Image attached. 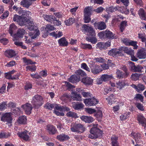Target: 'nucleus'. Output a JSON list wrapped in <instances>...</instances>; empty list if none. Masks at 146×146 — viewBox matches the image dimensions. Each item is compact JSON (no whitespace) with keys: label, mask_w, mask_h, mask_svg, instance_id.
Wrapping results in <instances>:
<instances>
[{"label":"nucleus","mask_w":146,"mask_h":146,"mask_svg":"<svg viewBox=\"0 0 146 146\" xmlns=\"http://www.w3.org/2000/svg\"><path fill=\"white\" fill-rule=\"evenodd\" d=\"M90 134L88 135L89 138L95 139L98 137H101L102 134V131L100 130L97 126L94 125L90 130Z\"/></svg>","instance_id":"f257e3e1"},{"label":"nucleus","mask_w":146,"mask_h":146,"mask_svg":"<svg viewBox=\"0 0 146 146\" xmlns=\"http://www.w3.org/2000/svg\"><path fill=\"white\" fill-rule=\"evenodd\" d=\"M32 103L33 107L35 109H38L43 103V98L40 95H36L33 98Z\"/></svg>","instance_id":"f03ea898"},{"label":"nucleus","mask_w":146,"mask_h":146,"mask_svg":"<svg viewBox=\"0 0 146 146\" xmlns=\"http://www.w3.org/2000/svg\"><path fill=\"white\" fill-rule=\"evenodd\" d=\"M71 130L73 132L82 133L85 131L84 126L80 123H72L71 125Z\"/></svg>","instance_id":"7ed1b4c3"},{"label":"nucleus","mask_w":146,"mask_h":146,"mask_svg":"<svg viewBox=\"0 0 146 146\" xmlns=\"http://www.w3.org/2000/svg\"><path fill=\"white\" fill-rule=\"evenodd\" d=\"M82 27L85 31L87 33V35L89 36H94L96 35L95 31L91 27H89L88 25H83Z\"/></svg>","instance_id":"20e7f679"},{"label":"nucleus","mask_w":146,"mask_h":146,"mask_svg":"<svg viewBox=\"0 0 146 146\" xmlns=\"http://www.w3.org/2000/svg\"><path fill=\"white\" fill-rule=\"evenodd\" d=\"M129 68L130 70L133 72H141L142 70L143 69V67L141 66H136L134 63L131 62H129Z\"/></svg>","instance_id":"39448f33"},{"label":"nucleus","mask_w":146,"mask_h":146,"mask_svg":"<svg viewBox=\"0 0 146 146\" xmlns=\"http://www.w3.org/2000/svg\"><path fill=\"white\" fill-rule=\"evenodd\" d=\"M25 32V30L24 29L20 28L18 29L17 33L13 35V40L15 41L18 40L19 38H22Z\"/></svg>","instance_id":"423d86ee"},{"label":"nucleus","mask_w":146,"mask_h":146,"mask_svg":"<svg viewBox=\"0 0 146 146\" xmlns=\"http://www.w3.org/2000/svg\"><path fill=\"white\" fill-rule=\"evenodd\" d=\"M98 102V101L94 97L84 100V103L86 105L90 106L95 105Z\"/></svg>","instance_id":"0eeeda50"},{"label":"nucleus","mask_w":146,"mask_h":146,"mask_svg":"<svg viewBox=\"0 0 146 146\" xmlns=\"http://www.w3.org/2000/svg\"><path fill=\"white\" fill-rule=\"evenodd\" d=\"M105 38L110 39H116L118 36L115 34H113L110 31L106 30L105 31Z\"/></svg>","instance_id":"6e6552de"},{"label":"nucleus","mask_w":146,"mask_h":146,"mask_svg":"<svg viewBox=\"0 0 146 146\" xmlns=\"http://www.w3.org/2000/svg\"><path fill=\"white\" fill-rule=\"evenodd\" d=\"M11 115V113H4L1 117V120L8 123H11L12 120Z\"/></svg>","instance_id":"1a4fd4ad"},{"label":"nucleus","mask_w":146,"mask_h":146,"mask_svg":"<svg viewBox=\"0 0 146 146\" xmlns=\"http://www.w3.org/2000/svg\"><path fill=\"white\" fill-rule=\"evenodd\" d=\"M137 57L140 59L146 58V49L142 48L139 50L137 53Z\"/></svg>","instance_id":"9d476101"},{"label":"nucleus","mask_w":146,"mask_h":146,"mask_svg":"<svg viewBox=\"0 0 146 146\" xmlns=\"http://www.w3.org/2000/svg\"><path fill=\"white\" fill-rule=\"evenodd\" d=\"M21 107L24 110L26 113L27 114H30L31 113L32 107L30 104L27 103L26 104L22 105Z\"/></svg>","instance_id":"9b49d317"},{"label":"nucleus","mask_w":146,"mask_h":146,"mask_svg":"<svg viewBox=\"0 0 146 146\" xmlns=\"http://www.w3.org/2000/svg\"><path fill=\"white\" fill-rule=\"evenodd\" d=\"M90 68L92 72L94 74H98L102 71L100 66L97 65H92Z\"/></svg>","instance_id":"f8f14e48"},{"label":"nucleus","mask_w":146,"mask_h":146,"mask_svg":"<svg viewBox=\"0 0 146 146\" xmlns=\"http://www.w3.org/2000/svg\"><path fill=\"white\" fill-rule=\"evenodd\" d=\"M94 25L96 29L100 30L104 29L106 27L105 23L103 21L98 23L95 22L94 23Z\"/></svg>","instance_id":"ddd939ff"},{"label":"nucleus","mask_w":146,"mask_h":146,"mask_svg":"<svg viewBox=\"0 0 146 146\" xmlns=\"http://www.w3.org/2000/svg\"><path fill=\"white\" fill-rule=\"evenodd\" d=\"M46 129L50 134L54 135L57 132L56 128L52 125L50 124L47 125L46 126Z\"/></svg>","instance_id":"4468645a"},{"label":"nucleus","mask_w":146,"mask_h":146,"mask_svg":"<svg viewBox=\"0 0 146 146\" xmlns=\"http://www.w3.org/2000/svg\"><path fill=\"white\" fill-rule=\"evenodd\" d=\"M137 119L139 123L141 124L143 126L146 127V119L143 115H138Z\"/></svg>","instance_id":"2eb2a0df"},{"label":"nucleus","mask_w":146,"mask_h":146,"mask_svg":"<svg viewBox=\"0 0 146 146\" xmlns=\"http://www.w3.org/2000/svg\"><path fill=\"white\" fill-rule=\"evenodd\" d=\"M71 98L74 100L81 101L82 100V96L76 91H72L71 93Z\"/></svg>","instance_id":"dca6fc26"},{"label":"nucleus","mask_w":146,"mask_h":146,"mask_svg":"<svg viewBox=\"0 0 146 146\" xmlns=\"http://www.w3.org/2000/svg\"><path fill=\"white\" fill-rule=\"evenodd\" d=\"M81 82L86 85H92L93 82V80L91 78L88 77H86L83 78Z\"/></svg>","instance_id":"f3484780"},{"label":"nucleus","mask_w":146,"mask_h":146,"mask_svg":"<svg viewBox=\"0 0 146 146\" xmlns=\"http://www.w3.org/2000/svg\"><path fill=\"white\" fill-rule=\"evenodd\" d=\"M29 22H30V20L28 19L27 17H21L18 24L21 26H23L29 24Z\"/></svg>","instance_id":"a211bd4d"},{"label":"nucleus","mask_w":146,"mask_h":146,"mask_svg":"<svg viewBox=\"0 0 146 146\" xmlns=\"http://www.w3.org/2000/svg\"><path fill=\"white\" fill-rule=\"evenodd\" d=\"M119 53L121 54V53L116 48H112L108 52L109 55L113 57L116 56L117 55H118V54Z\"/></svg>","instance_id":"6ab92c4d"},{"label":"nucleus","mask_w":146,"mask_h":146,"mask_svg":"<svg viewBox=\"0 0 146 146\" xmlns=\"http://www.w3.org/2000/svg\"><path fill=\"white\" fill-rule=\"evenodd\" d=\"M68 80L72 83H76L80 80V79L79 76H77L76 75H73L71 76Z\"/></svg>","instance_id":"aec40b11"},{"label":"nucleus","mask_w":146,"mask_h":146,"mask_svg":"<svg viewBox=\"0 0 146 146\" xmlns=\"http://www.w3.org/2000/svg\"><path fill=\"white\" fill-rule=\"evenodd\" d=\"M28 131H25L24 132H21L18 133L19 136L21 138H23L24 140L27 141L28 140L29 136L27 135Z\"/></svg>","instance_id":"412c9836"},{"label":"nucleus","mask_w":146,"mask_h":146,"mask_svg":"<svg viewBox=\"0 0 146 146\" xmlns=\"http://www.w3.org/2000/svg\"><path fill=\"white\" fill-rule=\"evenodd\" d=\"M131 136H133V138L135 141L137 143H139L141 140V136L139 133H136L134 132H132L131 134Z\"/></svg>","instance_id":"4be33fe9"},{"label":"nucleus","mask_w":146,"mask_h":146,"mask_svg":"<svg viewBox=\"0 0 146 146\" xmlns=\"http://www.w3.org/2000/svg\"><path fill=\"white\" fill-rule=\"evenodd\" d=\"M57 139L58 140L63 141H66L70 139V137L68 135L62 133L57 136Z\"/></svg>","instance_id":"5701e85b"},{"label":"nucleus","mask_w":146,"mask_h":146,"mask_svg":"<svg viewBox=\"0 0 146 146\" xmlns=\"http://www.w3.org/2000/svg\"><path fill=\"white\" fill-rule=\"evenodd\" d=\"M80 119L86 123H91L94 121V119L92 117L87 116H82L80 117Z\"/></svg>","instance_id":"b1692460"},{"label":"nucleus","mask_w":146,"mask_h":146,"mask_svg":"<svg viewBox=\"0 0 146 146\" xmlns=\"http://www.w3.org/2000/svg\"><path fill=\"white\" fill-rule=\"evenodd\" d=\"M18 123L20 124L24 125L27 123V119L26 117L24 116H21L19 117L17 120Z\"/></svg>","instance_id":"393cba45"},{"label":"nucleus","mask_w":146,"mask_h":146,"mask_svg":"<svg viewBox=\"0 0 146 146\" xmlns=\"http://www.w3.org/2000/svg\"><path fill=\"white\" fill-rule=\"evenodd\" d=\"M58 42L61 46H67L68 44V42L66 40L65 38L63 37L59 39Z\"/></svg>","instance_id":"a878e982"},{"label":"nucleus","mask_w":146,"mask_h":146,"mask_svg":"<svg viewBox=\"0 0 146 146\" xmlns=\"http://www.w3.org/2000/svg\"><path fill=\"white\" fill-rule=\"evenodd\" d=\"M19 15H21V16L23 17H28L29 14L31 13V12L29 11H26L24 10H20L18 12Z\"/></svg>","instance_id":"bb28decb"},{"label":"nucleus","mask_w":146,"mask_h":146,"mask_svg":"<svg viewBox=\"0 0 146 146\" xmlns=\"http://www.w3.org/2000/svg\"><path fill=\"white\" fill-rule=\"evenodd\" d=\"M115 97L113 94H111L108 98H106V100L108 102V104L110 105H111L115 102Z\"/></svg>","instance_id":"cd10ccee"},{"label":"nucleus","mask_w":146,"mask_h":146,"mask_svg":"<svg viewBox=\"0 0 146 146\" xmlns=\"http://www.w3.org/2000/svg\"><path fill=\"white\" fill-rule=\"evenodd\" d=\"M102 79L104 82H106L109 80L113 78L112 75H108L107 74H104L102 75L101 76Z\"/></svg>","instance_id":"c85d7f7f"},{"label":"nucleus","mask_w":146,"mask_h":146,"mask_svg":"<svg viewBox=\"0 0 146 146\" xmlns=\"http://www.w3.org/2000/svg\"><path fill=\"white\" fill-rule=\"evenodd\" d=\"M140 17L143 20H145L146 18L145 15L144 10L143 9H140L138 11Z\"/></svg>","instance_id":"c756f323"},{"label":"nucleus","mask_w":146,"mask_h":146,"mask_svg":"<svg viewBox=\"0 0 146 146\" xmlns=\"http://www.w3.org/2000/svg\"><path fill=\"white\" fill-rule=\"evenodd\" d=\"M127 21H122L120 24V29L121 31L122 32L124 30L127 25Z\"/></svg>","instance_id":"7c9ffc66"},{"label":"nucleus","mask_w":146,"mask_h":146,"mask_svg":"<svg viewBox=\"0 0 146 146\" xmlns=\"http://www.w3.org/2000/svg\"><path fill=\"white\" fill-rule=\"evenodd\" d=\"M75 21L74 18H70L68 19L65 21L64 22L66 25L70 26Z\"/></svg>","instance_id":"2f4dec72"},{"label":"nucleus","mask_w":146,"mask_h":146,"mask_svg":"<svg viewBox=\"0 0 146 146\" xmlns=\"http://www.w3.org/2000/svg\"><path fill=\"white\" fill-rule=\"evenodd\" d=\"M91 8L88 7L85 8L84 10V15H91Z\"/></svg>","instance_id":"473e14b6"},{"label":"nucleus","mask_w":146,"mask_h":146,"mask_svg":"<svg viewBox=\"0 0 146 146\" xmlns=\"http://www.w3.org/2000/svg\"><path fill=\"white\" fill-rule=\"evenodd\" d=\"M72 107L75 110L83 108V105L81 103L79 104H73Z\"/></svg>","instance_id":"72a5a7b5"},{"label":"nucleus","mask_w":146,"mask_h":146,"mask_svg":"<svg viewBox=\"0 0 146 146\" xmlns=\"http://www.w3.org/2000/svg\"><path fill=\"white\" fill-rule=\"evenodd\" d=\"M54 106L55 104H52L48 102L45 104L44 107L46 109L52 110V108H54Z\"/></svg>","instance_id":"f704fd0d"},{"label":"nucleus","mask_w":146,"mask_h":146,"mask_svg":"<svg viewBox=\"0 0 146 146\" xmlns=\"http://www.w3.org/2000/svg\"><path fill=\"white\" fill-rule=\"evenodd\" d=\"M75 73L76 74L77 76H79L80 78V76H83L86 75V74L83 70H79L75 72Z\"/></svg>","instance_id":"c9c22d12"},{"label":"nucleus","mask_w":146,"mask_h":146,"mask_svg":"<svg viewBox=\"0 0 146 146\" xmlns=\"http://www.w3.org/2000/svg\"><path fill=\"white\" fill-rule=\"evenodd\" d=\"M29 25L28 26V29L32 31L35 29V27L33 21H31L30 20V22H29Z\"/></svg>","instance_id":"e433bc0d"},{"label":"nucleus","mask_w":146,"mask_h":146,"mask_svg":"<svg viewBox=\"0 0 146 146\" xmlns=\"http://www.w3.org/2000/svg\"><path fill=\"white\" fill-rule=\"evenodd\" d=\"M6 52L8 54L10 58L12 57L15 56L16 55L15 52L13 50H7L6 51Z\"/></svg>","instance_id":"4c0bfd02"},{"label":"nucleus","mask_w":146,"mask_h":146,"mask_svg":"<svg viewBox=\"0 0 146 146\" xmlns=\"http://www.w3.org/2000/svg\"><path fill=\"white\" fill-rule=\"evenodd\" d=\"M140 75V74L137 73L132 74L131 76V79L134 81L137 80L139 79Z\"/></svg>","instance_id":"58836bf2"},{"label":"nucleus","mask_w":146,"mask_h":146,"mask_svg":"<svg viewBox=\"0 0 146 146\" xmlns=\"http://www.w3.org/2000/svg\"><path fill=\"white\" fill-rule=\"evenodd\" d=\"M82 48L85 49H88L89 50L91 49L92 48V46L91 45L89 44H82L81 45Z\"/></svg>","instance_id":"ea45409f"},{"label":"nucleus","mask_w":146,"mask_h":146,"mask_svg":"<svg viewBox=\"0 0 146 146\" xmlns=\"http://www.w3.org/2000/svg\"><path fill=\"white\" fill-rule=\"evenodd\" d=\"M127 45H131L134 47V49H136L137 48L138 46L137 45V42L136 41H132L131 42H128L126 43Z\"/></svg>","instance_id":"a19ab883"},{"label":"nucleus","mask_w":146,"mask_h":146,"mask_svg":"<svg viewBox=\"0 0 146 146\" xmlns=\"http://www.w3.org/2000/svg\"><path fill=\"white\" fill-rule=\"evenodd\" d=\"M117 85V87L121 89L125 85V84L124 81H119L118 82L116 83Z\"/></svg>","instance_id":"79ce46f5"},{"label":"nucleus","mask_w":146,"mask_h":146,"mask_svg":"<svg viewBox=\"0 0 146 146\" xmlns=\"http://www.w3.org/2000/svg\"><path fill=\"white\" fill-rule=\"evenodd\" d=\"M66 115L68 116L76 118L78 117L77 114L74 112L69 111L68 112Z\"/></svg>","instance_id":"37998d69"},{"label":"nucleus","mask_w":146,"mask_h":146,"mask_svg":"<svg viewBox=\"0 0 146 146\" xmlns=\"http://www.w3.org/2000/svg\"><path fill=\"white\" fill-rule=\"evenodd\" d=\"M15 27L14 24H12L10 25L9 30V33L12 36H13V32L15 30Z\"/></svg>","instance_id":"c03bdc74"},{"label":"nucleus","mask_w":146,"mask_h":146,"mask_svg":"<svg viewBox=\"0 0 146 146\" xmlns=\"http://www.w3.org/2000/svg\"><path fill=\"white\" fill-rule=\"evenodd\" d=\"M10 135V133H0V138H7Z\"/></svg>","instance_id":"a18cd8bd"},{"label":"nucleus","mask_w":146,"mask_h":146,"mask_svg":"<svg viewBox=\"0 0 146 146\" xmlns=\"http://www.w3.org/2000/svg\"><path fill=\"white\" fill-rule=\"evenodd\" d=\"M97 46L98 48L100 50H102L103 49H105L104 43L102 42H98L97 44Z\"/></svg>","instance_id":"49530a36"},{"label":"nucleus","mask_w":146,"mask_h":146,"mask_svg":"<svg viewBox=\"0 0 146 146\" xmlns=\"http://www.w3.org/2000/svg\"><path fill=\"white\" fill-rule=\"evenodd\" d=\"M26 68L31 72H35L36 70V66L35 65L27 66Z\"/></svg>","instance_id":"de8ad7c7"},{"label":"nucleus","mask_w":146,"mask_h":146,"mask_svg":"<svg viewBox=\"0 0 146 146\" xmlns=\"http://www.w3.org/2000/svg\"><path fill=\"white\" fill-rule=\"evenodd\" d=\"M21 17V16H19L17 15H14L13 20L14 21H16L18 23Z\"/></svg>","instance_id":"09e8293b"},{"label":"nucleus","mask_w":146,"mask_h":146,"mask_svg":"<svg viewBox=\"0 0 146 146\" xmlns=\"http://www.w3.org/2000/svg\"><path fill=\"white\" fill-rule=\"evenodd\" d=\"M111 144L118 143L117 141L118 137L115 135L113 136L111 138Z\"/></svg>","instance_id":"8fccbe9b"},{"label":"nucleus","mask_w":146,"mask_h":146,"mask_svg":"<svg viewBox=\"0 0 146 146\" xmlns=\"http://www.w3.org/2000/svg\"><path fill=\"white\" fill-rule=\"evenodd\" d=\"M84 15V22L86 23L89 22L91 20V19L90 18V15Z\"/></svg>","instance_id":"3c124183"},{"label":"nucleus","mask_w":146,"mask_h":146,"mask_svg":"<svg viewBox=\"0 0 146 146\" xmlns=\"http://www.w3.org/2000/svg\"><path fill=\"white\" fill-rule=\"evenodd\" d=\"M86 112L90 114H91L96 112V110L91 108H88L86 109Z\"/></svg>","instance_id":"603ef678"},{"label":"nucleus","mask_w":146,"mask_h":146,"mask_svg":"<svg viewBox=\"0 0 146 146\" xmlns=\"http://www.w3.org/2000/svg\"><path fill=\"white\" fill-rule=\"evenodd\" d=\"M95 116L97 117H101L102 116V111L100 110H98L96 113L95 114Z\"/></svg>","instance_id":"864d4df0"},{"label":"nucleus","mask_w":146,"mask_h":146,"mask_svg":"<svg viewBox=\"0 0 146 146\" xmlns=\"http://www.w3.org/2000/svg\"><path fill=\"white\" fill-rule=\"evenodd\" d=\"M117 77L120 78H123V75L122 72L119 70H117L116 72Z\"/></svg>","instance_id":"5fc2aeb1"},{"label":"nucleus","mask_w":146,"mask_h":146,"mask_svg":"<svg viewBox=\"0 0 146 146\" xmlns=\"http://www.w3.org/2000/svg\"><path fill=\"white\" fill-rule=\"evenodd\" d=\"M81 67L88 72L90 71V69L88 67L86 63H82L81 64Z\"/></svg>","instance_id":"6e6d98bb"},{"label":"nucleus","mask_w":146,"mask_h":146,"mask_svg":"<svg viewBox=\"0 0 146 146\" xmlns=\"http://www.w3.org/2000/svg\"><path fill=\"white\" fill-rule=\"evenodd\" d=\"M82 94L83 97H88L91 96V94L89 92H82Z\"/></svg>","instance_id":"4d7b16f0"},{"label":"nucleus","mask_w":146,"mask_h":146,"mask_svg":"<svg viewBox=\"0 0 146 146\" xmlns=\"http://www.w3.org/2000/svg\"><path fill=\"white\" fill-rule=\"evenodd\" d=\"M136 106L139 110L142 111L144 110L143 106L141 104L139 103H137L136 104Z\"/></svg>","instance_id":"13d9d810"},{"label":"nucleus","mask_w":146,"mask_h":146,"mask_svg":"<svg viewBox=\"0 0 146 146\" xmlns=\"http://www.w3.org/2000/svg\"><path fill=\"white\" fill-rule=\"evenodd\" d=\"M54 106V110H59L60 111H62L64 109V107L63 106H58L57 105L55 104Z\"/></svg>","instance_id":"bf43d9fd"},{"label":"nucleus","mask_w":146,"mask_h":146,"mask_svg":"<svg viewBox=\"0 0 146 146\" xmlns=\"http://www.w3.org/2000/svg\"><path fill=\"white\" fill-rule=\"evenodd\" d=\"M0 42L3 43L4 45H6L8 42V40L6 38H3L0 39Z\"/></svg>","instance_id":"052dcab7"},{"label":"nucleus","mask_w":146,"mask_h":146,"mask_svg":"<svg viewBox=\"0 0 146 146\" xmlns=\"http://www.w3.org/2000/svg\"><path fill=\"white\" fill-rule=\"evenodd\" d=\"M94 60L96 62H98L100 63H102L104 62L105 60L103 58L101 57L97 58H95Z\"/></svg>","instance_id":"680f3d73"},{"label":"nucleus","mask_w":146,"mask_h":146,"mask_svg":"<svg viewBox=\"0 0 146 146\" xmlns=\"http://www.w3.org/2000/svg\"><path fill=\"white\" fill-rule=\"evenodd\" d=\"M48 21L52 22V21H55L56 18L54 16L49 15Z\"/></svg>","instance_id":"e2e57ef3"},{"label":"nucleus","mask_w":146,"mask_h":146,"mask_svg":"<svg viewBox=\"0 0 146 146\" xmlns=\"http://www.w3.org/2000/svg\"><path fill=\"white\" fill-rule=\"evenodd\" d=\"M118 9V7L117 6L116 7H113V6H111L109 7L108 9V10L111 12H115Z\"/></svg>","instance_id":"0e129e2a"},{"label":"nucleus","mask_w":146,"mask_h":146,"mask_svg":"<svg viewBox=\"0 0 146 146\" xmlns=\"http://www.w3.org/2000/svg\"><path fill=\"white\" fill-rule=\"evenodd\" d=\"M7 102H4L0 105V110H1L4 109L6 108L7 106Z\"/></svg>","instance_id":"69168bd1"},{"label":"nucleus","mask_w":146,"mask_h":146,"mask_svg":"<svg viewBox=\"0 0 146 146\" xmlns=\"http://www.w3.org/2000/svg\"><path fill=\"white\" fill-rule=\"evenodd\" d=\"M135 98L136 99L139 100L141 102H143V97L142 96L141 94H137Z\"/></svg>","instance_id":"338daca9"},{"label":"nucleus","mask_w":146,"mask_h":146,"mask_svg":"<svg viewBox=\"0 0 146 146\" xmlns=\"http://www.w3.org/2000/svg\"><path fill=\"white\" fill-rule=\"evenodd\" d=\"M92 38H90L88 39V41L93 43H95L97 42V40L94 37V36H92Z\"/></svg>","instance_id":"774afa93"}]
</instances>
